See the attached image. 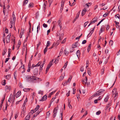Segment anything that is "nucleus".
<instances>
[{
	"mask_svg": "<svg viewBox=\"0 0 120 120\" xmlns=\"http://www.w3.org/2000/svg\"><path fill=\"white\" fill-rule=\"evenodd\" d=\"M16 71H15L14 72V77L15 79H16V77L17 76H16H16H15V73H16Z\"/></svg>",
	"mask_w": 120,
	"mask_h": 120,
	"instance_id": "nucleus-57",
	"label": "nucleus"
},
{
	"mask_svg": "<svg viewBox=\"0 0 120 120\" xmlns=\"http://www.w3.org/2000/svg\"><path fill=\"white\" fill-rule=\"evenodd\" d=\"M115 18H118L119 19H120V17L119 16V15L118 14H117L116 15H115Z\"/></svg>",
	"mask_w": 120,
	"mask_h": 120,
	"instance_id": "nucleus-38",
	"label": "nucleus"
},
{
	"mask_svg": "<svg viewBox=\"0 0 120 120\" xmlns=\"http://www.w3.org/2000/svg\"><path fill=\"white\" fill-rule=\"evenodd\" d=\"M64 51H65V54L66 56H68L69 53L68 51H66V49H65Z\"/></svg>",
	"mask_w": 120,
	"mask_h": 120,
	"instance_id": "nucleus-28",
	"label": "nucleus"
},
{
	"mask_svg": "<svg viewBox=\"0 0 120 120\" xmlns=\"http://www.w3.org/2000/svg\"><path fill=\"white\" fill-rule=\"evenodd\" d=\"M23 34V32H21L20 34V38H22V36Z\"/></svg>",
	"mask_w": 120,
	"mask_h": 120,
	"instance_id": "nucleus-40",
	"label": "nucleus"
},
{
	"mask_svg": "<svg viewBox=\"0 0 120 120\" xmlns=\"http://www.w3.org/2000/svg\"><path fill=\"white\" fill-rule=\"evenodd\" d=\"M100 95V94H99L98 93V92L97 93H96V94L93 95V97H94L97 96H98Z\"/></svg>",
	"mask_w": 120,
	"mask_h": 120,
	"instance_id": "nucleus-33",
	"label": "nucleus"
},
{
	"mask_svg": "<svg viewBox=\"0 0 120 120\" xmlns=\"http://www.w3.org/2000/svg\"><path fill=\"white\" fill-rule=\"evenodd\" d=\"M86 11V9L84 8L83 9L82 13V16H83L85 15Z\"/></svg>",
	"mask_w": 120,
	"mask_h": 120,
	"instance_id": "nucleus-9",
	"label": "nucleus"
},
{
	"mask_svg": "<svg viewBox=\"0 0 120 120\" xmlns=\"http://www.w3.org/2000/svg\"><path fill=\"white\" fill-rule=\"evenodd\" d=\"M91 46V44H90L88 46V49H90V47Z\"/></svg>",
	"mask_w": 120,
	"mask_h": 120,
	"instance_id": "nucleus-62",
	"label": "nucleus"
},
{
	"mask_svg": "<svg viewBox=\"0 0 120 120\" xmlns=\"http://www.w3.org/2000/svg\"><path fill=\"white\" fill-rule=\"evenodd\" d=\"M89 63V62L88 60H87L86 61V68L87 69V68L89 66V64H88Z\"/></svg>",
	"mask_w": 120,
	"mask_h": 120,
	"instance_id": "nucleus-44",
	"label": "nucleus"
},
{
	"mask_svg": "<svg viewBox=\"0 0 120 120\" xmlns=\"http://www.w3.org/2000/svg\"><path fill=\"white\" fill-rule=\"evenodd\" d=\"M85 78L86 79H82V81L83 84H86V83L87 81V77L85 76Z\"/></svg>",
	"mask_w": 120,
	"mask_h": 120,
	"instance_id": "nucleus-4",
	"label": "nucleus"
},
{
	"mask_svg": "<svg viewBox=\"0 0 120 120\" xmlns=\"http://www.w3.org/2000/svg\"><path fill=\"white\" fill-rule=\"evenodd\" d=\"M32 4L33 3H30L29 4V8H31L33 7V6H32Z\"/></svg>",
	"mask_w": 120,
	"mask_h": 120,
	"instance_id": "nucleus-49",
	"label": "nucleus"
},
{
	"mask_svg": "<svg viewBox=\"0 0 120 120\" xmlns=\"http://www.w3.org/2000/svg\"><path fill=\"white\" fill-rule=\"evenodd\" d=\"M49 84V82H46L45 83V85L46 86H48Z\"/></svg>",
	"mask_w": 120,
	"mask_h": 120,
	"instance_id": "nucleus-51",
	"label": "nucleus"
},
{
	"mask_svg": "<svg viewBox=\"0 0 120 120\" xmlns=\"http://www.w3.org/2000/svg\"><path fill=\"white\" fill-rule=\"evenodd\" d=\"M39 78L33 76L27 75L26 78V79L27 81L30 82L34 83L36 82V80Z\"/></svg>",
	"mask_w": 120,
	"mask_h": 120,
	"instance_id": "nucleus-1",
	"label": "nucleus"
},
{
	"mask_svg": "<svg viewBox=\"0 0 120 120\" xmlns=\"http://www.w3.org/2000/svg\"><path fill=\"white\" fill-rule=\"evenodd\" d=\"M101 113V112L100 111H99L98 112H97L96 113V114L97 115H99Z\"/></svg>",
	"mask_w": 120,
	"mask_h": 120,
	"instance_id": "nucleus-48",
	"label": "nucleus"
},
{
	"mask_svg": "<svg viewBox=\"0 0 120 120\" xmlns=\"http://www.w3.org/2000/svg\"><path fill=\"white\" fill-rule=\"evenodd\" d=\"M104 91V90H99L98 92V93L99 94H100V95H101L102 93H103Z\"/></svg>",
	"mask_w": 120,
	"mask_h": 120,
	"instance_id": "nucleus-21",
	"label": "nucleus"
},
{
	"mask_svg": "<svg viewBox=\"0 0 120 120\" xmlns=\"http://www.w3.org/2000/svg\"><path fill=\"white\" fill-rule=\"evenodd\" d=\"M63 7L61 6V8H60V13L62 12V11L63 10Z\"/></svg>",
	"mask_w": 120,
	"mask_h": 120,
	"instance_id": "nucleus-61",
	"label": "nucleus"
},
{
	"mask_svg": "<svg viewBox=\"0 0 120 120\" xmlns=\"http://www.w3.org/2000/svg\"><path fill=\"white\" fill-rule=\"evenodd\" d=\"M71 78H72L71 76V77H69L68 80V82H69L71 81Z\"/></svg>",
	"mask_w": 120,
	"mask_h": 120,
	"instance_id": "nucleus-54",
	"label": "nucleus"
},
{
	"mask_svg": "<svg viewBox=\"0 0 120 120\" xmlns=\"http://www.w3.org/2000/svg\"><path fill=\"white\" fill-rule=\"evenodd\" d=\"M67 63H68V62L67 61L66 63L64 65L63 67V68H66L67 65Z\"/></svg>",
	"mask_w": 120,
	"mask_h": 120,
	"instance_id": "nucleus-42",
	"label": "nucleus"
},
{
	"mask_svg": "<svg viewBox=\"0 0 120 120\" xmlns=\"http://www.w3.org/2000/svg\"><path fill=\"white\" fill-rule=\"evenodd\" d=\"M7 51V49L6 48H5L4 49V52L2 53L3 56L4 55Z\"/></svg>",
	"mask_w": 120,
	"mask_h": 120,
	"instance_id": "nucleus-17",
	"label": "nucleus"
},
{
	"mask_svg": "<svg viewBox=\"0 0 120 120\" xmlns=\"http://www.w3.org/2000/svg\"><path fill=\"white\" fill-rule=\"evenodd\" d=\"M30 89H23V90L24 91L26 92L28 91H29L30 90Z\"/></svg>",
	"mask_w": 120,
	"mask_h": 120,
	"instance_id": "nucleus-43",
	"label": "nucleus"
},
{
	"mask_svg": "<svg viewBox=\"0 0 120 120\" xmlns=\"http://www.w3.org/2000/svg\"><path fill=\"white\" fill-rule=\"evenodd\" d=\"M66 41L65 39H64L63 41L61 42V43L63 44L65 43Z\"/></svg>",
	"mask_w": 120,
	"mask_h": 120,
	"instance_id": "nucleus-64",
	"label": "nucleus"
},
{
	"mask_svg": "<svg viewBox=\"0 0 120 120\" xmlns=\"http://www.w3.org/2000/svg\"><path fill=\"white\" fill-rule=\"evenodd\" d=\"M105 30V28L104 27H102L101 28L100 32V33H102L103 31H104Z\"/></svg>",
	"mask_w": 120,
	"mask_h": 120,
	"instance_id": "nucleus-23",
	"label": "nucleus"
},
{
	"mask_svg": "<svg viewBox=\"0 0 120 120\" xmlns=\"http://www.w3.org/2000/svg\"><path fill=\"white\" fill-rule=\"evenodd\" d=\"M30 113H29L26 116L24 120H29L30 119Z\"/></svg>",
	"mask_w": 120,
	"mask_h": 120,
	"instance_id": "nucleus-7",
	"label": "nucleus"
},
{
	"mask_svg": "<svg viewBox=\"0 0 120 120\" xmlns=\"http://www.w3.org/2000/svg\"><path fill=\"white\" fill-rule=\"evenodd\" d=\"M47 98V96L46 95L43 97L41 99L39 100L40 101H43L46 100Z\"/></svg>",
	"mask_w": 120,
	"mask_h": 120,
	"instance_id": "nucleus-6",
	"label": "nucleus"
},
{
	"mask_svg": "<svg viewBox=\"0 0 120 120\" xmlns=\"http://www.w3.org/2000/svg\"><path fill=\"white\" fill-rule=\"evenodd\" d=\"M28 2V0H24L23 1V6H25L27 3Z\"/></svg>",
	"mask_w": 120,
	"mask_h": 120,
	"instance_id": "nucleus-16",
	"label": "nucleus"
},
{
	"mask_svg": "<svg viewBox=\"0 0 120 120\" xmlns=\"http://www.w3.org/2000/svg\"><path fill=\"white\" fill-rule=\"evenodd\" d=\"M65 1V0H62L61 2V6L64 7V2Z\"/></svg>",
	"mask_w": 120,
	"mask_h": 120,
	"instance_id": "nucleus-24",
	"label": "nucleus"
},
{
	"mask_svg": "<svg viewBox=\"0 0 120 120\" xmlns=\"http://www.w3.org/2000/svg\"><path fill=\"white\" fill-rule=\"evenodd\" d=\"M59 56H58V57L57 59H55V61L54 62H55V64H56L58 62V60L59 59Z\"/></svg>",
	"mask_w": 120,
	"mask_h": 120,
	"instance_id": "nucleus-15",
	"label": "nucleus"
},
{
	"mask_svg": "<svg viewBox=\"0 0 120 120\" xmlns=\"http://www.w3.org/2000/svg\"><path fill=\"white\" fill-rule=\"evenodd\" d=\"M5 88L6 89H9V90H10V89L11 88V86H6L5 87Z\"/></svg>",
	"mask_w": 120,
	"mask_h": 120,
	"instance_id": "nucleus-26",
	"label": "nucleus"
},
{
	"mask_svg": "<svg viewBox=\"0 0 120 120\" xmlns=\"http://www.w3.org/2000/svg\"><path fill=\"white\" fill-rule=\"evenodd\" d=\"M70 91H69L68 93H67L66 95L67 96V97H68L69 96V95H70Z\"/></svg>",
	"mask_w": 120,
	"mask_h": 120,
	"instance_id": "nucleus-53",
	"label": "nucleus"
},
{
	"mask_svg": "<svg viewBox=\"0 0 120 120\" xmlns=\"http://www.w3.org/2000/svg\"><path fill=\"white\" fill-rule=\"evenodd\" d=\"M78 42H76L75 43V44H73L72 45V47L73 48H76L77 47L76 45L77 43H78Z\"/></svg>",
	"mask_w": 120,
	"mask_h": 120,
	"instance_id": "nucleus-31",
	"label": "nucleus"
},
{
	"mask_svg": "<svg viewBox=\"0 0 120 120\" xmlns=\"http://www.w3.org/2000/svg\"><path fill=\"white\" fill-rule=\"evenodd\" d=\"M70 101L68 100V106L69 107V108L70 109H71L72 108V107L71 105L70 104Z\"/></svg>",
	"mask_w": 120,
	"mask_h": 120,
	"instance_id": "nucleus-19",
	"label": "nucleus"
},
{
	"mask_svg": "<svg viewBox=\"0 0 120 120\" xmlns=\"http://www.w3.org/2000/svg\"><path fill=\"white\" fill-rule=\"evenodd\" d=\"M43 26L45 28H46L47 27V25L45 23L43 24Z\"/></svg>",
	"mask_w": 120,
	"mask_h": 120,
	"instance_id": "nucleus-45",
	"label": "nucleus"
},
{
	"mask_svg": "<svg viewBox=\"0 0 120 120\" xmlns=\"http://www.w3.org/2000/svg\"><path fill=\"white\" fill-rule=\"evenodd\" d=\"M114 22L116 24V27L118 29H120V27L119 25V22H117L115 21H114Z\"/></svg>",
	"mask_w": 120,
	"mask_h": 120,
	"instance_id": "nucleus-10",
	"label": "nucleus"
},
{
	"mask_svg": "<svg viewBox=\"0 0 120 120\" xmlns=\"http://www.w3.org/2000/svg\"><path fill=\"white\" fill-rule=\"evenodd\" d=\"M25 111L23 110V109L21 111V113L23 114H25Z\"/></svg>",
	"mask_w": 120,
	"mask_h": 120,
	"instance_id": "nucleus-60",
	"label": "nucleus"
},
{
	"mask_svg": "<svg viewBox=\"0 0 120 120\" xmlns=\"http://www.w3.org/2000/svg\"><path fill=\"white\" fill-rule=\"evenodd\" d=\"M40 107V106L39 105H37L34 110V112H35Z\"/></svg>",
	"mask_w": 120,
	"mask_h": 120,
	"instance_id": "nucleus-14",
	"label": "nucleus"
},
{
	"mask_svg": "<svg viewBox=\"0 0 120 120\" xmlns=\"http://www.w3.org/2000/svg\"><path fill=\"white\" fill-rule=\"evenodd\" d=\"M55 98H52L51 100L50 103L52 104Z\"/></svg>",
	"mask_w": 120,
	"mask_h": 120,
	"instance_id": "nucleus-41",
	"label": "nucleus"
},
{
	"mask_svg": "<svg viewBox=\"0 0 120 120\" xmlns=\"http://www.w3.org/2000/svg\"><path fill=\"white\" fill-rule=\"evenodd\" d=\"M5 95L3 97L1 100V103L2 104V103L4 101V100L5 98Z\"/></svg>",
	"mask_w": 120,
	"mask_h": 120,
	"instance_id": "nucleus-36",
	"label": "nucleus"
},
{
	"mask_svg": "<svg viewBox=\"0 0 120 120\" xmlns=\"http://www.w3.org/2000/svg\"><path fill=\"white\" fill-rule=\"evenodd\" d=\"M10 58H8L6 59V60L5 61V63H6L8 61V60Z\"/></svg>",
	"mask_w": 120,
	"mask_h": 120,
	"instance_id": "nucleus-58",
	"label": "nucleus"
},
{
	"mask_svg": "<svg viewBox=\"0 0 120 120\" xmlns=\"http://www.w3.org/2000/svg\"><path fill=\"white\" fill-rule=\"evenodd\" d=\"M38 73V69L37 68H35L33 72V75H37Z\"/></svg>",
	"mask_w": 120,
	"mask_h": 120,
	"instance_id": "nucleus-2",
	"label": "nucleus"
},
{
	"mask_svg": "<svg viewBox=\"0 0 120 120\" xmlns=\"http://www.w3.org/2000/svg\"><path fill=\"white\" fill-rule=\"evenodd\" d=\"M69 82H68V81H65V82H64V86L65 85H66V84L68 83Z\"/></svg>",
	"mask_w": 120,
	"mask_h": 120,
	"instance_id": "nucleus-59",
	"label": "nucleus"
},
{
	"mask_svg": "<svg viewBox=\"0 0 120 120\" xmlns=\"http://www.w3.org/2000/svg\"><path fill=\"white\" fill-rule=\"evenodd\" d=\"M21 94V93L20 91H19L16 94V98H18L19 97Z\"/></svg>",
	"mask_w": 120,
	"mask_h": 120,
	"instance_id": "nucleus-8",
	"label": "nucleus"
},
{
	"mask_svg": "<svg viewBox=\"0 0 120 120\" xmlns=\"http://www.w3.org/2000/svg\"><path fill=\"white\" fill-rule=\"evenodd\" d=\"M87 73L88 75L90 76V75L91 74L90 71V69H89L87 70Z\"/></svg>",
	"mask_w": 120,
	"mask_h": 120,
	"instance_id": "nucleus-39",
	"label": "nucleus"
},
{
	"mask_svg": "<svg viewBox=\"0 0 120 120\" xmlns=\"http://www.w3.org/2000/svg\"><path fill=\"white\" fill-rule=\"evenodd\" d=\"M105 3L100 4H99V6H104L105 5Z\"/></svg>",
	"mask_w": 120,
	"mask_h": 120,
	"instance_id": "nucleus-52",
	"label": "nucleus"
},
{
	"mask_svg": "<svg viewBox=\"0 0 120 120\" xmlns=\"http://www.w3.org/2000/svg\"><path fill=\"white\" fill-rule=\"evenodd\" d=\"M31 66V61L30 60L28 63V67H30Z\"/></svg>",
	"mask_w": 120,
	"mask_h": 120,
	"instance_id": "nucleus-56",
	"label": "nucleus"
},
{
	"mask_svg": "<svg viewBox=\"0 0 120 120\" xmlns=\"http://www.w3.org/2000/svg\"><path fill=\"white\" fill-rule=\"evenodd\" d=\"M50 42L49 41H47L46 47H48L50 45Z\"/></svg>",
	"mask_w": 120,
	"mask_h": 120,
	"instance_id": "nucleus-29",
	"label": "nucleus"
},
{
	"mask_svg": "<svg viewBox=\"0 0 120 120\" xmlns=\"http://www.w3.org/2000/svg\"><path fill=\"white\" fill-rule=\"evenodd\" d=\"M109 44L110 45H111V46H112L113 43V41L112 40H110V41L109 42Z\"/></svg>",
	"mask_w": 120,
	"mask_h": 120,
	"instance_id": "nucleus-27",
	"label": "nucleus"
},
{
	"mask_svg": "<svg viewBox=\"0 0 120 120\" xmlns=\"http://www.w3.org/2000/svg\"><path fill=\"white\" fill-rule=\"evenodd\" d=\"M11 75H7L5 78L6 79H8L10 77Z\"/></svg>",
	"mask_w": 120,
	"mask_h": 120,
	"instance_id": "nucleus-30",
	"label": "nucleus"
},
{
	"mask_svg": "<svg viewBox=\"0 0 120 120\" xmlns=\"http://www.w3.org/2000/svg\"><path fill=\"white\" fill-rule=\"evenodd\" d=\"M111 101H110L109 102V103L105 107V108L106 109H107L108 108L109 106H110L111 105Z\"/></svg>",
	"mask_w": 120,
	"mask_h": 120,
	"instance_id": "nucleus-13",
	"label": "nucleus"
},
{
	"mask_svg": "<svg viewBox=\"0 0 120 120\" xmlns=\"http://www.w3.org/2000/svg\"><path fill=\"white\" fill-rule=\"evenodd\" d=\"M55 109H54L53 111V113H54V115H53V117L54 118L56 116V114L57 112V110H56L55 112Z\"/></svg>",
	"mask_w": 120,
	"mask_h": 120,
	"instance_id": "nucleus-18",
	"label": "nucleus"
},
{
	"mask_svg": "<svg viewBox=\"0 0 120 120\" xmlns=\"http://www.w3.org/2000/svg\"><path fill=\"white\" fill-rule=\"evenodd\" d=\"M48 48L46 47L45 49H44V54H45L46 53V52H47V50H48Z\"/></svg>",
	"mask_w": 120,
	"mask_h": 120,
	"instance_id": "nucleus-32",
	"label": "nucleus"
},
{
	"mask_svg": "<svg viewBox=\"0 0 120 120\" xmlns=\"http://www.w3.org/2000/svg\"><path fill=\"white\" fill-rule=\"evenodd\" d=\"M86 40H84L83 41H82V44H85L86 43Z\"/></svg>",
	"mask_w": 120,
	"mask_h": 120,
	"instance_id": "nucleus-50",
	"label": "nucleus"
},
{
	"mask_svg": "<svg viewBox=\"0 0 120 120\" xmlns=\"http://www.w3.org/2000/svg\"><path fill=\"white\" fill-rule=\"evenodd\" d=\"M63 49V48H62L61 49L60 51V54H59V55L60 56L61 55V54H62V53Z\"/></svg>",
	"mask_w": 120,
	"mask_h": 120,
	"instance_id": "nucleus-34",
	"label": "nucleus"
},
{
	"mask_svg": "<svg viewBox=\"0 0 120 120\" xmlns=\"http://www.w3.org/2000/svg\"><path fill=\"white\" fill-rule=\"evenodd\" d=\"M3 83L2 84L3 85L5 86V84L6 83V80H3Z\"/></svg>",
	"mask_w": 120,
	"mask_h": 120,
	"instance_id": "nucleus-55",
	"label": "nucleus"
},
{
	"mask_svg": "<svg viewBox=\"0 0 120 120\" xmlns=\"http://www.w3.org/2000/svg\"><path fill=\"white\" fill-rule=\"evenodd\" d=\"M13 19H11V23L14 24L16 20L15 17V15H14V16H13Z\"/></svg>",
	"mask_w": 120,
	"mask_h": 120,
	"instance_id": "nucleus-5",
	"label": "nucleus"
},
{
	"mask_svg": "<svg viewBox=\"0 0 120 120\" xmlns=\"http://www.w3.org/2000/svg\"><path fill=\"white\" fill-rule=\"evenodd\" d=\"M64 78V77L63 76H62V75L60 76V79H59V81H61L62 80H63Z\"/></svg>",
	"mask_w": 120,
	"mask_h": 120,
	"instance_id": "nucleus-25",
	"label": "nucleus"
},
{
	"mask_svg": "<svg viewBox=\"0 0 120 120\" xmlns=\"http://www.w3.org/2000/svg\"><path fill=\"white\" fill-rule=\"evenodd\" d=\"M109 95H107L106 96V97L105 98L104 101L105 102H107L109 98Z\"/></svg>",
	"mask_w": 120,
	"mask_h": 120,
	"instance_id": "nucleus-12",
	"label": "nucleus"
},
{
	"mask_svg": "<svg viewBox=\"0 0 120 120\" xmlns=\"http://www.w3.org/2000/svg\"><path fill=\"white\" fill-rule=\"evenodd\" d=\"M80 52L79 50H78L77 51L76 53V55L78 58H79L80 55Z\"/></svg>",
	"mask_w": 120,
	"mask_h": 120,
	"instance_id": "nucleus-11",
	"label": "nucleus"
},
{
	"mask_svg": "<svg viewBox=\"0 0 120 120\" xmlns=\"http://www.w3.org/2000/svg\"><path fill=\"white\" fill-rule=\"evenodd\" d=\"M108 15V13H106L105 14H104L103 15V17H105L107 16Z\"/></svg>",
	"mask_w": 120,
	"mask_h": 120,
	"instance_id": "nucleus-46",
	"label": "nucleus"
},
{
	"mask_svg": "<svg viewBox=\"0 0 120 120\" xmlns=\"http://www.w3.org/2000/svg\"><path fill=\"white\" fill-rule=\"evenodd\" d=\"M70 52H72L74 51V48L72 47L71 48H70Z\"/></svg>",
	"mask_w": 120,
	"mask_h": 120,
	"instance_id": "nucleus-37",
	"label": "nucleus"
},
{
	"mask_svg": "<svg viewBox=\"0 0 120 120\" xmlns=\"http://www.w3.org/2000/svg\"><path fill=\"white\" fill-rule=\"evenodd\" d=\"M80 71H84V68H83V67L82 66H81L80 69Z\"/></svg>",
	"mask_w": 120,
	"mask_h": 120,
	"instance_id": "nucleus-47",
	"label": "nucleus"
},
{
	"mask_svg": "<svg viewBox=\"0 0 120 120\" xmlns=\"http://www.w3.org/2000/svg\"><path fill=\"white\" fill-rule=\"evenodd\" d=\"M11 35V34L10 33L7 36L6 38V42L7 43H9L10 42V39Z\"/></svg>",
	"mask_w": 120,
	"mask_h": 120,
	"instance_id": "nucleus-3",
	"label": "nucleus"
},
{
	"mask_svg": "<svg viewBox=\"0 0 120 120\" xmlns=\"http://www.w3.org/2000/svg\"><path fill=\"white\" fill-rule=\"evenodd\" d=\"M88 22V21L87 22H85L84 23V27H86V26L87 23Z\"/></svg>",
	"mask_w": 120,
	"mask_h": 120,
	"instance_id": "nucleus-63",
	"label": "nucleus"
},
{
	"mask_svg": "<svg viewBox=\"0 0 120 120\" xmlns=\"http://www.w3.org/2000/svg\"><path fill=\"white\" fill-rule=\"evenodd\" d=\"M80 10L77 13V14L76 15L75 17V18H76V19H77L79 17V14H80Z\"/></svg>",
	"mask_w": 120,
	"mask_h": 120,
	"instance_id": "nucleus-20",
	"label": "nucleus"
},
{
	"mask_svg": "<svg viewBox=\"0 0 120 120\" xmlns=\"http://www.w3.org/2000/svg\"><path fill=\"white\" fill-rule=\"evenodd\" d=\"M56 91V90H55V91L52 92L48 96V97H51V95L53 94Z\"/></svg>",
	"mask_w": 120,
	"mask_h": 120,
	"instance_id": "nucleus-22",
	"label": "nucleus"
},
{
	"mask_svg": "<svg viewBox=\"0 0 120 120\" xmlns=\"http://www.w3.org/2000/svg\"><path fill=\"white\" fill-rule=\"evenodd\" d=\"M41 62H39L36 65H35V67H37V66H39L41 64Z\"/></svg>",
	"mask_w": 120,
	"mask_h": 120,
	"instance_id": "nucleus-35",
	"label": "nucleus"
}]
</instances>
